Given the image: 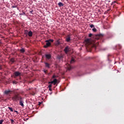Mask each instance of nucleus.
I'll return each mask as SVG.
<instances>
[{
    "instance_id": "obj_22",
    "label": "nucleus",
    "mask_w": 124,
    "mask_h": 124,
    "mask_svg": "<svg viewBox=\"0 0 124 124\" xmlns=\"http://www.w3.org/2000/svg\"><path fill=\"white\" fill-rule=\"evenodd\" d=\"M10 121H11V124H14V122H15L14 120H13V119H11Z\"/></svg>"
},
{
    "instance_id": "obj_18",
    "label": "nucleus",
    "mask_w": 124,
    "mask_h": 124,
    "mask_svg": "<svg viewBox=\"0 0 124 124\" xmlns=\"http://www.w3.org/2000/svg\"><path fill=\"white\" fill-rule=\"evenodd\" d=\"M74 62H75V60L74 58H71V61H70V63H73Z\"/></svg>"
},
{
    "instance_id": "obj_11",
    "label": "nucleus",
    "mask_w": 124,
    "mask_h": 124,
    "mask_svg": "<svg viewBox=\"0 0 124 124\" xmlns=\"http://www.w3.org/2000/svg\"><path fill=\"white\" fill-rule=\"evenodd\" d=\"M57 59L58 60H61L63 58V55L62 54L58 55H57Z\"/></svg>"
},
{
    "instance_id": "obj_34",
    "label": "nucleus",
    "mask_w": 124,
    "mask_h": 124,
    "mask_svg": "<svg viewBox=\"0 0 124 124\" xmlns=\"http://www.w3.org/2000/svg\"><path fill=\"white\" fill-rule=\"evenodd\" d=\"M56 78V76L55 75H53V76H52V78Z\"/></svg>"
},
{
    "instance_id": "obj_31",
    "label": "nucleus",
    "mask_w": 124,
    "mask_h": 124,
    "mask_svg": "<svg viewBox=\"0 0 124 124\" xmlns=\"http://www.w3.org/2000/svg\"><path fill=\"white\" fill-rule=\"evenodd\" d=\"M52 87V85L51 84L49 85L48 88H51Z\"/></svg>"
},
{
    "instance_id": "obj_29",
    "label": "nucleus",
    "mask_w": 124,
    "mask_h": 124,
    "mask_svg": "<svg viewBox=\"0 0 124 124\" xmlns=\"http://www.w3.org/2000/svg\"><path fill=\"white\" fill-rule=\"evenodd\" d=\"M48 84H54V82L52 81L51 82H49Z\"/></svg>"
},
{
    "instance_id": "obj_16",
    "label": "nucleus",
    "mask_w": 124,
    "mask_h": 124,
    "mask_svg": "<svg viewBox=\"0 0 124 124\" xmlns=\"http://www.w3.org/2000/svg\"><path fill=\"white\" fill-rule=\"evenodd\" d=\"M10 62H11V64H13V63H14L15 62V59L14 58H11L10 59Z\"/></svg>"
},
{
    "instance_id": "obj_35",
    "label": "nucleus",
    "mask_w": 124,
    "mask_h": 124,
    "mask_svg": "<svg viewBox=\"0 0 124 124\" xmlns=\"http://www.w3.org/2000/svg\"><path fill=\"white\" fill-rule=\"evenodd\" d=\"M41 104H42V103H41V102H39L38 105H39V106H41Z\"/></svg>"
},
{
    "instance_id": "obj_28",
    "label": "nucleus",
    "mask_w": 124,
    "mask_h": 124,
    "mask_svg": "<svg viewBox=\"0 0 124 124\" xmlns=\"http://www.w3.org/2000/svg\"><path fill=\"white\" fill-rule=\"evenodd\" d=\"M44 72L45 74H46L48 72V71L47 70H45Z\"/></svg>"
},
{
    "instance_id": "obj_20",
    "label": "nucleus",
    "mask_w": 124,
    "mask_h": 124,
    "mask_svg": "<svg viewBox=\"0 0 124 124\" xmlns=\"http://www.w3.org/2000/svg\"><path fill=\"white\" fill-rule=\"evenodd\" d=\"M28 33H29V31H28V30H26L25 31V34H26V36H27Z\"/></svg>"
},
{
    "instance_id": "obj_21",
    "label": "nucleus",
    "mask_w": 124,
    "mask_h": 124,
    "mask_svg": "<svg viewBox=\"0 0 124 124\" xmlns=\"http://www.w3.org/2000/svg\"><path fill=\"white\" fill-rule=\"evenodd\" d=\"M8 109H9V110H10V111H11V112H13V108H10V107H8Z\"/></svg>"
},
{
    "instance_id": "obj_8",
    "label": "nucleus",
    "mask_w": 124,
    "mask_h": 124,
    "mask_svg": "<svg viewBox=\"0 0 124 124\" xmlns=\"http://www.w3.org/2000/svg\"><path fill=\"white\" fill-rule=\"evenodd\" d=\"M11 93H12V91L11 90H5L4 91V94L6 95L10 94Z\"/></svg>"
},
{
    "instance_id": "obj_3",
    "label": "nucleus",
    "mask_w": 124,
    "mask_h": 124,
    "mask_svg": "<svg viewBox=\"0 0 124 124\" xmlns=\"http://www.w3.org/2000/svg\"><path fill=\"white\" fill-rule=\"evenodd\" d=\"M21 75V73H20L19 71H16L14 73V78H16L17 77H20Z\"/></svg>"
},
{
    "instance_id": "obj_2",
    "label": "nucleus",
    "mask_w": 124,
    "mask_h": 124,
    "mask_svg": "<svg viewBox=\"0 0 124 124\" xmlns=\"http://www.w3.org/2000/svg\"><path fill=\"white\" fill-rule=\"evenodd\" d=\"M85 45H86L88 48H90L92 46H93V45H92L89 39H85Z\"/></svg>"
},
{
    "instance_id": "obj_23",
    "label": "nucleus",
    "mask_w": 124,
    "mask_h": 124,
    "mask_svg": "<svg viewBox=\"0 0 124 124\" xmlns=\"http://www.w3.org/2000/svg\"><path fill=\"white\" fill-rule=\"evenodd\" d=\"M46 41H49V42H54V40L53 39H49V40H46Z\"/></svg>"
},
{
    "instance_id": "obj_25",
    "label": "nucleus",
    "mask_w": 124,
    "mask_h": 124,
    "mask_svg": "<svg viewBox=\"0 0 124 124\" xmlns=\"http://www.w3.org/2000/svg\"><path fill=\"white\" fill-rule=\"evenodd\" d=\"M93 32H96L97 30L96 29V28H94L93 29Z\"/></svg>"
},
{
    "instance_id": "obj_10",
    "label": "nucleus",
    "mask_w": 124,
    "mask_h": 124,
    "mask_svg": "<svg viewBox=\"0 0 124 124\" xmlns=\"http://www.w3.org/2000/svg\"><path fill=\"white\" fill-rule=\"evenodd\" d=\"M44 63L45 64V67L47 68L48 69L50 68V64H49L46 62H45Z\"/></svg>"
},
{
    "instance_id": "obj_4",
    "label": "nucleus",
    "mask_w": 124,
    "mask_h": 124,
    "mask_svg": "<svg viewBox=\"0 0 124 124\" xmlns=\"http://www.w3.org/2000/svg\"><path fill=\"white\" fill-rule=\"evenodd\" d=\"M45 42H46V45L44 46V47L46 48L51 46V43L49 41H45Z\"/></svg>"
},
{
    "instance_id": "obj_24",
    "label": "nucleus",
    "mask_w": 124,
    "mask_h": 124,
    "mask_svg": "<svg viewBox=\"0 0 124 124\" xmlns=\"http://www.w3.org/2000/svg\"><path fill=\"white\" fill-rule=\"evenodd\" d=\"M90 27L91 28H93V27H94V26L93 24H90Z\"/></svg>"
},
{
    "instance_id": "obj_15",
    "label": "nucleus",
    "mask_w": 124,
    "mask_h": 124,
    "mask_svg": "<svg viewBox=\"0 0 124 124\" xmlns=\"http://www.w3.org/2000/svg\"><path fill=\"white\" fill-rule=\"evenodd\" d=\"M20 52L21 53H24V52H25V50L24 48H21L20 49Z\"/></svg>"
},
{
    "instance_id": "obj_37",
    "label": "nucleus",
    "mask_w": 124,
    "mask_h": 124,
    "mask_svg": "<svg viewBox=\"0 0 124 124\" xmlns=\"http://www.w3.org/2000/svg\"><path fill=\"white\" fill-rule=\"evenodd\" d=\"M32 94V95H34L35 93H33Z\"/></svg>"
},
{
    "instance_id": "obj_1",
    "label": "nucleus",
    "mask_w": 124,
    "mask_h": 124,
    "mask_svg": "<svg viewBox=\"0 0 124 124\" xmlns=\"http://www.w3.org/2000/svg\"><path fill=\"white\" fill-rule=\"evenodd\" d=\"M12 99L15 101H19V105H20L21 107H24V101L23 100L24 98H22V96H20L19 94L14 95V96L12 97Z\"/></svg>"
},
{
    "instance_id": "obj_27",
    "label": "nucleus",
    "mask_w": 124,
    "mask_h": 124,
    "mask_svg": "<svg viewBox=\"0 0 124 124\" xmlns=\"http://www.w3.org/2000/svg\"><path fill=\"white\" fill-rule=\"evenodd\" d=\"M3 122V120H0V124H2Z\"/></svg>"
},
{
    "instance_id": "obj_17",
    "label": "nucleus",
    "mask_w": 124,
    "mask_h": 124,
    "mask_svg": "<svg viewBox=\"0 0 124 124\" xmlns=\"http://www.w3.org/2000/svg\"><path fill=\"white\" fill-rule=\"evenodd\" d=\"M58 5L60 7H62V6H63V3L62 2H60L58 3Z\"/></svg>"
},
{
    "instance_id": "obj_38",
    "label": "nucleus",
    "mask_w": 124,
    "mask_h": 124,
    "mask_svg": "<svg viewBox=\"0 0 124 124\" xmlns=\"http://www.w3.org/2000/svg\"><path fill=\"white\" fill-rule=\"evenodd\" d=\"M31 90V88H30L29 89V90Z\"/></svg>"
},
{
    "instance_id": "obj_12",
    "label": "nucleus",
    "mask_w": 124,
    "mask_h": 124,
    "mask_svg": "<svg viewBox=\"0 0 124 124\" xmlns=\"http://www.w3.org/2000/svg\"><path fill=\"white\" fill-rule=\"evenodd\" d=\"M66 66L67 67V69L68 70H71L72 69V67H71V66L69 64H66Z\"/></svg>"
},
{
    "instance_id": "obj_6",
    "label": "nucleus",
    "mask_w": 124,
    "mask_h": 124,
    "mask_svg": "<svg viewBox=\"0 0 124 124\" xmlns=\"http://www.w3.org/2000/svg\"><path fill=\"white\" fill-rule=\"evenodd\" d=\"M45 57H46V60H50L51 58V55L50 53L45 54Z\"/></svg>"
},
{
    "instance_id": "obj_39",
    "label": "nucleus",
    "mask_w": 124,
    "mask_h": 124,
    "mask_svg": "<svg viewBox=\"0 0 124 124\" xmlns=\"http://www.w3.org/2000/svg\"><path fill=\"white\" fill-rule=\"evenodd\" d=\"M0 44H1V42L0 41Z\"/></svg>"
},
{
    "instance_id": "obj_33",
    "label": "nucleus",
    "mask_w": 124,
    "mask_h": 124,
    "mask_svg": "<svg viewBox=\"0 0 124 124\" xmlns=\"http://www.w3.org/2000/svg\"><path fill=\"white\" fill-rule=\"evenodd\" d=\"M49 90L50 92L52 91V89L51 88H49Z\"/></svg>"
},
{
    "instance_id": "obj_14",
    "label": "nucleus",
    "mask_w": 124,
    "mask_h": 124,
    "mask_svg": "<svg viewBox=\"0 0 124 124\" xmlns=\"http://www.w3.org/2000/svg\"><path fill=\"white\" fill-rule=\"evenodd\" d=\"M60 44H61V43H60V41L57 40L56 41V43H55L56 46H58Z\"/></svg>"
},
{
    "instance_id": "obj_7",
    "label": "nucleus",
    "mask_w": 124,
    "mask_h": 124,
    "mask_svg": "<svg viewBox=\"0 0 124 124\" xmlns=\"http://www.w3.org/2000/svg\"><path fill=\"white\" fill-rule=\"evenodd\" d=\"M71 37L69 35H68L67 36H66L65 38V40L66 42H70V41L71 40Z\"/></svg>"
},
{
    "instance_id": "obj_13",
    "label": "nucleus",
    "mask_w": 124,
    "mask_h": 124,
    "mask_svg": "<svg viewBox=\"0 0 124 124\" xmlns=\"http://www.w3.org/2000/svg\"><path fill=\"white\" fill-rule=\"evenodd\" d=\"M28 35V36L29 37H32V32L30 31L28 32V33L27 34Z\"/></svg>"
},
{
    "instance_id": "obj_19",
    "label": "nucleus",
    "mask_w": 124,
    "mask_h": 124,
    "mask_svg": "<svg viewBox=\"0 0 124 124\" xmlns=\"http://www.w3.org/2000/svg\"><path fill=\"white\" fill-rule=\"evenodd\" d=\"M52 82H54V85H55L57 83V79H54Z\"/></svg>"
},
{
    "instance_id": "obj_30",
    "label": "nucleus",
    "mask_w": 124,
    "mask_h": 124,
    "mask_svg": "<svg viewBox=\"0 0 124 124\" xmlns=\"http://www.w3.org/2000/svg\"><path fill=\"white\" fill-rule=\"evenodd\" d=\"M93 33H90V34H89V37H92V36H93Z\"/></svg>"
},
{
    "instance_id": "obj_5",
    "label": "nucleus",
    "mask_w": 124,
    "mask_h": 124,
    "mask_svg": "<svg viewBox=\"0 0 124 124\" xmlns=\"http://www.w3.org/2000/svg\"><path fill=\"white\" fill-rule=\"evenodd\" d=\"M103 36H104V35L103 34H99L95 35L94 38L98 40Z\"/></svg>"
},
{
    "instance_id": "obj_32",
    "label": "nucleus",
    "mask_w": 124,
    "mask_h": 124,
    "mask_svg": "<svg viewBox=\"0 0 124 124\" xmlns=\"http://www.w3.org/2000/svg\"><path fill=\"white\" fill-rule=\"evenodd\" d=\"M2 69V66L0 65V70Z\"/></svg>"
},
{
    "instance_id": "obj_9",
    "label": "nucleus",
    "mask_w": 124,
    "mask_h": 124,
    "mask_svg": "<svg viewBox=\"0 0 124 124\" xmlns=\"http://www.w3.org/2000/svg\"><path fill=\"white\" fill-rule=\"evenodd\" d=\"M64 52H65L66 54H67V53L69 52V48L68 46L65 47V49H64Z\"/></svg>"
},
{
    "instance_id": "obj_36",
    "label": "nucleus",
    "mask_w": 124,
    "mask_h": 124,
    "mask_svg": "<svg viewBox=\"0 0 124 124\" xmlns=\"http://www.w3.org/2000/svg\"><path fill=\"white\" fill-rule=\"evenodd\" d=\"M14 112H16V113H18V111H16V110L14 111Z\"/></svg>"
},
{
    "instance_id": "obj_26",
    "label": "nucleus",
    "mask_w": 124,
    "mask_h": 124,
    "mask_svg": "<svg viewBox=\"0 0 124 124\" xmlns=\"http://www.w3.org/2000/svg\"><path fill=\"white\" fill-rule=\"evenodd\" d=\"M13 83L14 84H17V82L16 81H13Z\"/></svg>"
}]
</instances>
